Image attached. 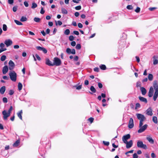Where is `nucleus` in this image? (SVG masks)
Wrapping results in <instances>:
<instances>
[{
    "label": "nucleus",
    "mask_w": 158,
    "mask_h": 158,
    "mask_svg": "<svg viewBox=\"0 0 158 158\" xmlns=\"http://www.w3.org/2000/svg\"><path fill=\"white\" fill-rule=\"evenodd\" d=\"M139 98L141 101L144 102L145 103L147 102V100L146 98L140 96L139 97Z\"/></svg>",
    "instance_id": "obj_19"
},
{
    "label": "nucleus",
    "mask_w": 158,
    "mask_h": 158,
    "mask_svg": "<svg viewBox=\"0 0 158 158\" xmlns=\"http://www.w3.org/2000/svg\"><path fill=\"white\" fill-rule=\"evenodd\" d=\"M8 70V68L7 65L5 66L2 69V73L3 74H6Z\"/></svg>",
    "instance_id": "obj_15"
},
{
    "label": "nucleus",
    "mask_w": 158,
    "mask_h": 158,
    "mask_svg": "<svg viewBox=\"0 0 158 158\" xmlns=\"http://www.w3.org/2000/svg\"><path fill=\"white\" fill-rule=\"evenodd\" d=\"M153 59V64L154 65H156L158 63V56H154L152 57Z\"/></svg>",
    "instance_id": "obj_12"
},
{
    "label": "nucleus",
    "mask_w": 158,
    "mask_h": 158,
    "mask_svg": "<svg viewBox=\"0 0 158 158\" xmlns=\"http://www.w3.org/2000/svg\"><path fill=\"white\" fill-rule=\"evenodd\" d=\"M141 86V83L140 82H137L136 83L137 87H140Z\"/></svg>",
    "instance_id": "obj_53"
},
{
    "label": "nucleus",
    "mask_w": 158,
    "mask_h": 158,
    "mask_svg": "<svg viewBox=\"0 0 158 158\" xmlns=\"http://www.w3.org/2000/svg\"><path fill=\"white\" fill-rule=\"evenodd\" d=\"M94 118H93L90 117L88 119V120L91 123H92L94 121Z\"/></svg>",
    "instance_id": "obj_54"
},
{
    "label": "nucleus",
    "mask_w": 158,
    "mask_h": 158,
    "mask_svg": "<svg viewBox=\"0 0 158 158\" xmlns=\"http://www.w3.org/2000/svg\"><path fill=\"white\" fill-rule=\"evenodd\" d=\"M157 8L156 7H150L149 8V10H150V11H152L153 10L155 9H156Z\"/></svg>",
    "instance_id": "obj_56"
},
{
    "label": "nucleus",
    "mask_w": 158,
    "mask_h": 158,
    "mask_svg": "<svg viewBox=\"0 0 158 158\" xmlns=\"http://www.w3.org/2000/svg\"><path fill=\"white\" fill-rule=\"evenodd\" d=\"M143 125L142 124L140 126V123L139 124V127L140 128L138 131L139 133H141L143 132L147 129L148 126V125L146 124L142 126Z\"/></svg>",
    "instance_id": "obj_5"
},
{
    "label": "nucleus",
    "mask_w": 158,
    "mask_h": 158,
    "mask_svg": "<svg viewBox=\"0 0 158 158\" xmlns=\"http://www.w3.org/2000/svg\"><path fill=\"white\" fill-rule=\"evenodd\" d=\"M23 113V111L22 110H21L19 112H18L17 113V114L18 115V116L19 118L21 119H22V114Z\"/></svg>",
    "instance_id": "obj_20"
},
{
    "label": "nucleus",
    "mask_w": 158,
    "mask_h": 158,
    "mask_svg": "<svg viewBox=\"0 0 158 158\" xmlns=\"http://www.w3.org/2000/svg\"><path fill=\"white\" fill-rule=\"evenodd\" d=\"M9 69L10 70H12L15 67V64L11 60H10L9 62Z\"/></svg>",
    "instance_id": "obj_10"
},
{
    "label": "nucleus",
    "mask_w": 158,
    "mask_h": 158,
    "mask_svg": "<svg viewBox=\"0 0 158 158\" xmlns=\"http://www.w3.org/2000/svg\"><path fill=\"white\" fill-rule=\"evenodd\" d=\"M46 64L49 66H53V63L48 59H46Z\"/></svg>",
    "instance_id": "obj_17"
},
{
    "label": "nucleus",
    "mask_w": 158,
    "mask_h": 158,
    "mask_svg": "<svg viewBox=\"0 0 158 158\" xmlns=\"http://www.w3.org/2000/svg\"><path fill=\"white\" fill-rule=\"evenodd\" d=\"M148 79L150 81H152L153 80V75L151 74H149L148 75Z\"/></svg>",
    "instance_id": "obj_25"
},
{
    "label": "nucleus",
    "mask_w": 158,
    "mask_h": 158,
    "mask_svg": "<svg viewBox=\"0 0 158 158\" xmlns=\"http://www.w3.org/2000/svg\"><path fill=\"white\" fill-rule=\"evenodd\" d=\"M14 21L15 22V23L18 25H23V23L19 21H18L16 20H14Z\"/></svg>",
    "instance_id": "obj_28"
},
{
    "label": "nucleus",
    "mask_w": 158,
    "mask_h": 158,
    "mask_svg": "<svg viewBox=\"0 0 158 158\" xmlns=\"http://www.w3.org/2000/svg\"><path fill=\"white\" fill-rule=\"evenodd\" d=\"M127 8L128 10H132L133 9V6L131 5H128L127 6Z\"/></svg>",
    "instance_id": "obj_37"
},
{
    "label": "nucleus",
    "mask_w": 158,
    "mask_h": 158,
    "mask_svg": "<svg viewBox=\"0 0 158 158\" xmlns=\"http://www.w3.org/2000/svg\"><path fill=\"white\" fill-rule=\"evenodd\" d=\"M36 48L39 50L42 51L43 48V47H42L40 46H37L36 47Z\"/></svg>",
    "instance_id": "obj_46"
},
{
    "label": "nucleus",
    "mask_w": 158,
    "mask_h": 158,
    "mask_svg": "<svg viewBox=\"0 0 158 158\" xmlns=\"http://www.w3.org/2000/svg\"><path fill=\"white\" fill-rule=\"evenodd\" d=\"M2 29L4 31H6L7 30V27L6 25V24H3Z\"/></svg>",
    "instance_id": "obj_33"
},
{
    "label": "nucleus",
    "mask_w": 158,
    "mask_h": 158,
    "mask_svg": "<svg viewBox=\"0 0 158 158\" xmlns=\"http://www.w3.org/2000/svg\"><path fill=\"white\" fill-rule=\"evenodd\" d=\"M55 22H56V25H57V23L58 24V25H59L60 26L62 24V22L61 21H57V22L56 21Z\"/></svg>",
    "instance_id": "obj_36"
},
{
    "label": "nucleus",
    "mask_w": 158,
    "mask_h": 158,
    "mask_svg": "<svg viewBox=\"0 0 158 158\" xmlns=\"http://www.w3.org/2000/svg\"><path fill=\"white\" fill-rule=\"evenodd\" d=\"M13 109V107L12 106H10V108L9 110L8 111V113H9L10 114L12 110Z\"/></svg>",
    "instance_id": "obj_48"
},
{
    "label": "nucleus",
    "mask_w": 158,
    "mask_h": 158,
    "mask_svg": "<svg viewBox=\"0 0 158 158\" xmlns=\"http://www.w3.org/2000/svg\"><path fill=\"white\" fill-rule=\"evenodd\" d=\"M37 6V4L36 3H35V2H33L32 3V6H31V8L32 9H34Z\"/></svg>",
    "instance_id": "obj_32"
},
{
    "label": "nucleus",
    "mask_w": 158,
    "mask_h": 158,
    "mask_svg": "<svg viewBox=\"0 0 158 158\" xmlns=\"http://www.w3.org/2000/svg\"><path fill=\"white\" fill-rule=\"evenodd\" d=\"M2 114L3 115V119L4 120L7 119V118L10 115V114L5 110H4L2 111Z\"/></svg>",
    "instance_id": "obj_7"
},
{
    "label": "nucleus",
    "mask_w": 158,
    "mask_h": 158,
    "mask_svg": "<svg viewBox=\"0 0 158 158\" xmlns=\"http://www.w3.org/2000/svg\"><path fill=\"white\" fill-rule=\"evenodd\" d=\"M78 27L80 28H81L83 27V25L81 23H79L78 24Z\"/></svg>",
    "instance_id": "obj_61"
},
{
    "label": "nucleus",
    "mask_w": 158,
    "mask_h": 158,
    "mask_svg": "<svg viewBox=\"0 0 158 158\" xmlns=\"http://www.w3.org/2000/svg\"><path fill=\"white\" fill-rule=\"evenodd\" d=\"M76 49H80L81 48V46L80 44H77L76 46Z\"/></svg>",
    "instance_id": "obj_38"
},
{
    "label": "nucleus",
    "mask_w": 158,
    "mask_h": 158,
    "mask_svg": "<svg viewBox=\"0 0 158 158\" xmlns=\"http://www.w3.org/2000/svg\"><path fill=\"white\" fill-rule=\"evenodd\" d=\"M66 52L69 54L71 53V50L69 48H67L66 49Z\"/></svg>",
    "instance_id": "obj_39"
},
{
    "label": "nucleus",
    "mask_w": 158,
    "mask_h": 158,
    "mask_svg": "<svg viewBox=\"0 0 158 158\" xmlns=\"http://www.w3.org/2000/svg\"><path fill=\"white\" fill-rule=\"evenodd\" d=\"M14 92L12 90H10L9 92V94L10 95H12L13 94Z\"/></svg>",
    "instance_id": "obj_58"
},
{
    "label": "nucleus",
    "mask_w": 158,
    "mask_h": 158,
    "mask_svg": "<svg viewBox=\"0 0 158 158\" xmlns=\"http://www.w3.org/2000/svg\"><path fill=\"white\" fill-rule=\"evenodd\" d=\"M14 2V0H8V2L9 4H12Z\"/></svg>",
    "instance_id": "obj_59"
},
{
    "label": "nucleus",
    "mask_w": 158,
    "mask_h": 158,
    "mask_svg": "<svg viewBox=\"0 0 158 158\" xmlns=\"http://www.w3.org/2000/svg\"><path fill=\"white\" fill-rule=\"evenodd\" d=\"M42 51L43 52L45 53H46L47 52V51L46 50V49L44 48H43L42 50Z\"/></svg>",
    "instance_id": "obj_55"
},
{
    "label": "nucleus",
    "mask_w": 158,
    "mask_h": 158,
    "mask_svg": "<svg viewBox=\"0 0 158 158\" xmlns=\"http://www.w3.org/2000/svg\"><path fill=\"white\" fill-rule=\"evenodd\" d=\"M98 87L100 88H102V84L101 83H98Z\"/></svg>",
    "instance_id": "obj_63"
},
{
    "label": "nucleus",
    "mask_w": 158,
    "mask_h": 158,
    "mask_svg": "<svg viewBox=\"0 0 158 158\" xmlns=\"http://www.w3.org/2000/svg\"><path fill=\"white\" fill-rule=\"evenodd\" d=\"M5 44L6 45L7 47L10 46L12 44V41L10 40H5L4 42Z\"/></svg>",
    "instance_id": "obj_14"
},
{
    "label": "nucleus",
    "mask_w": 158,
    "mask_h": 158,
    "mask_svg": "<svg viewBox=\"0 0 158 158\" xmlns=\"http://www.w3.org/2000/svg\"><path fill=\"white\" fill-rule=\"evenodd\" d=\"M9 75L11 80L13 81H15L17 78V74L14 71H11L9 72Z\"/></svg>",
    "instance_id": "obj_3"
},
{
    "label": "nucleus",
    "mask_w": 158,
    "mask_h": 158,
    "mask_svg": "<svg viewBox=\"0 0 158 158\" xmlns=\"http://www.w3.org/2000/svg\"><path fill=\"white\" fill-rule=\"evenodd\" d=\"M131 136L129 134L124 135L122 137V140L124 143H126L127 141V140L130 138Z\"/></svg>",
    "instance_id": "obj_9"
},
{
    "label": "nucleus",
    "mask_w": 158,
    "mask_h": 158,
    "mask_svg": "<svg viewBox=\"0 0 158 158\" xmlns=\"http://www.w3.org/2000/svg\"><path fill=\"white\" fill-rule=\"evenodd\" d=\"M100 67L101 69L105 70L106 69V66L104 64H102L100 66Z\"/></svg>",
    "instance_id": "obj_31"
},
{
    "label": "nucleus",
    "mask_w": 158,
    "mask_h": 158,
    "mask_svg": "<svg viewBox=\"0 0 158 158\" xmlns=\"http://www.w3.org/2000/svg\"><path fill=\"white\" fill-rule=\"evenodd\" d=\"M99 69L98 67H96L94 69V71L95 72H98L99 71Z\"/></svg>",
    "instance_id": "obj_62"
},
{
    "label": "nucleus",
    "mask_w": 158,
    "mask_h": 158,
    "mask_svg": "<svg viewBox=\"0 0 158 158\" xmlns=\"http://www.w3.org/2000/svg\"><path fill=\"white\" fill-rule=\"evenodd\" d=\"M6 90V87L5 86H2L0 89V93L3 94L4 93Z\"/></svg>",
    "instance_id": "obj_18"
},
{
    "label": "nucleus",
    "mask_w": 158,
    "mask_h": 158,
    "mask_svg": "<svg viewBox=\"0 0 158 158\" xmlns=\"http://www.w3.org/2000/svg\"><path fill=\"white\" fill-rule=\"evenodd\" d=\"M35 56L36 58L39 60H41V58L40 57V56L37 54H36L35 55Z\"/></svg>",
    "instance_id": "obj_50"
},
{
    "label": "nucleus",
    "mask_w": 158,
    "mask_h": 158,
    "mask_svg": "<svg viewBox=\"0 0 158 158\" xmlns=\"http://www.w3.org/2000/svg\"><path fill=\"white\" fill-rule=\"evenodd\" d=\"M62 13L64 14H67L68 13V11L64 8L62 7L61 8Z\"/></svg>",
    "instance_id": "obj_23"
},
{
    "label": "nucleus",
    "mask_w": 158,
    "mask_h": 158,
    "mask_svg": "<svg viewBox=\"0 0 158 158\" xmlns=\"http://www.w3.org/2000/svg\"><path fill=\"white\" fill-rule=\"evenodd\" d=\"M71 53L73 54H75L76 53L75 50L74 49H73L72 50H71Z\"/></svg>",
    "instance_id": "obj_64"
},
{
    "label": "nucleus",
    "mask_w": 158,
    "mask_h": 158,
    "mask_svg": "<svg viewBox=\"0 0 158 158\" xmlns=\"http://www.w3.org/2000/svg\"><path fill=\"white\" fill-rule=\"evenodd\" d=\"M69 39L70 41H72L74 40V37L73 35H70L69 37Z\"/></svg>",
    "instance_id": "obj_43"
},
{
    "label": "nucleus",
    "mask_w": 158,
    "mask_h": 158,
    "mask_svg": "<svg viewBox=\"0 0 158 158\" xmlns=\"http://www.w3.org/2000/svg\"><path fill=\"white\" fill-rule=\"evenodd\" d=\"M103 144L106 146H108L109 144V142L103 141Z\"/></svg>",
    "instance_id": "obj_40"
},
{
    "label": "nucleus",
    "mask_w": 158,
    "mask_h": 158,
    "mask_svg": "<svg viewBox=\"0 0 158 158\" xmlns=\"http://www.w3.org/2000/svg\"><path fill=\"white\" fill-rule=\"evenodd\" d=\"M138 156L137 154L136 153H135L133 155V158H138Z\"/></svg>",
    "instance_id": "obj_57"
},
{
    "label": "nucleus",
    "mask_w": 158,
    "mask_h": 158,
    "mask_svg": "<svg viewBox=\"0 0 158 158\" xmlns=\"http://www.w3.org/2000/svg\"><path fill=\"white\" fill-rule=\"evenodd\" d=\"M71 45L73 46H74L76 45V43L75 41H73L71 42Z\"/></svg>",
    "instance_id": "obj_52"
},
{
    "label": "nucleus",
    "mask_w": 158,
    "mask_h": 158,
    "mask_svg": "<svg viewBox=\"0 0 158 158\" xmlns=\"http://www.w3.org/2000/svg\"><path fill=\"white\" fill-rule=\"evenodd\" d=\"M140 89L143 95H144L146 94L147 93V90L144 88L143 87H141Z\"/></svg>",
    "instance_id": "obj_16"
},
{
    "label": "nucleus",
    "mask_w": 158,
    "mask_h": 158,
    "mask_svg": "<svg viewBox=\"0 0 158 158\" xmlns=\"http://www.w3.org/2000/svg\"><path fill=\"white\" fill-rule=\"evenodd\" d=\"M145 156L147 158H150V156L149 154L148 153H146L144 154Z\"/></svg>",
    "instance_id": "obj_49"
},
{
    "label": "nucleus",
    "mask_w": 158,
    "mask_h": 158,
    "mask_svg": "<svg viewBox=\"0 0 158 158\" xmlns=\"http://www.w3.org/2000/svg\"><path fill=\"white\" fill-rule=\"evenodd\" d=\"M34 21L37 23L40 22V19L38 18L35 17L34 19Z\"/></svg>",
    "instance_id": "obj_29"
},
{
    "label": "nucleus",
    "mask_w": 158,
    "mask_h": 158,
    "mask_svg": "<svg viewBox=\"0 0 158 158\" xmlns=\"http://www.w3.org/2000/svg\"><path fill=\"white\" fill-rule=\"evenodd\" d=\"M152 121L153 122L156 124L158 123L157 118L156 116H153L152 118Z\"/></svg>",
    "instance_id": "obj_22"
},
{
    "label": "nucleus",
    "mask_w": 158,
    "mask_h": 158,
    "mask_svg": "<svg viewBox=\"0 0 158 158\" xmlns=\"http://www.w3.org/2000/svg\"><path fill=\"white\" fill-rule=\"evenodd\" d=\"M152 111V109L151 107L148 108L146 111V114L148 116H152L153 114Z\"/></svg>",
    "instance_id": "obj_8"
},
{
    "label": "nucleus",
    "mask_w": 158,
    "mask_h": 158,
    "mask_svg": "<svg viewBox=\"0 0 158 158\" xmlns=\"http://www.w3.org/2000/svg\"><path fill=\"white\" fill-rule=\"evenodd\" d=\"M19 143V141L18 140L16 141L13 144V146L14 147H16L17 146Z\"/></svg>",
    "instance_id": "obj_35"
},
{
    "label": "nucleus",
    "mask_w": 158,
    "mask_h": 158,
    "mask_svg": "<svg viewBox=\"0 0 158 158\" xmlns=\"http://www.w3.org/2000/svg\"><path fill=\"white\" fill-rule=\"evenodd\" d=\"M53 66L56 65L59 66L61 65V62L60 59L58 57H54L53 60Z\"/></svg>",
    "instance_id": "obj_4"
},
{
    "label": "nucleus",
    "mask_w": 158,
    "mask_h": 158,
    "mask_svg": "<svg viewBox=\"0 0 158 158\" xmlns=\"http://www.w3.org/2000/svg\"><path fill=\"white\" fill-rule=\"evenodd\" d=\"M24 6L26 7H28V6H29V4L28 3V2L25 1L24 2Z\"/></svg>",
    "instance_id": "obj_51"
},
{
    "label": "nucleus",
    "mask_w": 158,
    "mask_h": 158,
    "mask_svg": "<svg viewBox=\"0 0 158 158\" xmlns=\"http://www.w3.org/2000/svg\"><path fill=\"white\" fill-rule=\"evenodd\" d=\"M70 32V31L69 29H66L64 32V34L66 35H69Z\"/></svg>",
    "instance_id": "obj_30"
},
{
    "label": "nucleus",
    "mask_w": 158,
    "mask_h": 158,
    "mask_svg": "<svg viewBox=\"0 0 158 158\" xmlns=\"http://www.w3.org/2000/svg\"><path fill=\"white\" fill-rule=\"evenodd\" d=\"M17 6H14L13 8V10L14 12H15L17 10Z\"/></svg>",
    "instance_id": "obj_45"
},
{
    "label": "nucleus",
    "mask_w": 158,
    "mask_h": 158,
    "mask_svg": "<svg viewBox=\"0 0 158 158\" xmlns=\"http://www.w3.org/2000/svg\"><path fill=\"white\" fill-rule=\"evenodd\" d=\"M153 88L154 89V94L153 95V99L154 101L156 100L158 97V84L156 81H154L153 83V87L151 86L148 92V96L149 97H151L153 95Z\"/></svg>",
    "instance_id": "obj_1"
},
{
    "label": "nucleus",
    "mask_w": 158,
    "mask_h": 158,
    "mask_svg": "<svg viewBox=\"0 0 158 158\" xmlns=\"http://www.w3.org/2000/svg\"><path fill=\"white\" fill-rule=\"evenodd\" d=\"M6 48L0 49V53L2 52L6 51Z\"/></svg>",
    "instance_id": "obj_60"
},
{
    "label": "nucleus",
    "mask_w": 158,
    "mask_h": 158,
    "mask_svg": "<svg viewBox=\"0 0 158 158\" xmlns=\"http://www.w3.org/2000/svg\"><path fill=\"white\" fill-rule=\"evenodd\" d=\"M136 115L138 119L140 120L139 123H140V126L142 124H143V122L145 121L146 119L144 116L140 114H137Z\"/></svg>",
    "instance_id": "obj_2"
},
{
    "label": "nucleus",
    "mask_w": 158,
    "mask_h": 158,
    "mask_svg": "<svg viewBox=\"0 0 158 158\" xmlns=\"http://www.w3.org/2000/svg\"><path fill=\"white\" fill-rule=\"evenodd\" d=\"M3 102L4 103H7V99L6 98L4 97L3 98Z\"/></svg>",
    "instance_id": "obj_44"
},
{
    "label": "nucleus",
    "mask_w": 158,
    "mask_h": 158,
    "mask_svg": "<svg viewBox=\"0 0 158 158\" xmlns=\"http://www.w3.org/2000/svg\"><path fill=\"white\" fill-rule=\"evenodd\" d=\"M90 90L91 91H92L94 93H95L96 92V89H95L94 87L93 86H92L90 87Z\"/></svg>",
    "instance_id": "obj_26"
},
{
    "label": "nucleus",
    "mask_w": 158,
    "mask_h": 158,
    "mask_svg": "<svg viewBox=\"0 0 158 158\" xmlns=\"http://www.w3.org/2000/svg\"><path fill=\"white\" fill-rule=\"evenodd\" d=\"M137 146L138 148H143L146 149L147 148L146 145L143 144L142 141L139 140L137 142Z\"/></svg>",
    "instance_id": "obj_6"
},
{
    "label": "nucleus",
    "mask_w": 158,
    "mask_h": 158,
    "mask_svg": "<svg viewBox=\"0 0 158 158\" xmlns=\"http://www.w3.org/2000/svg\"><path fill=\"white\" fill-rule=\"evenodd\" d=\"M134 122L133 118H131L130 119L129 123L128 124V127L129 128L131 129L132 128L134 127Z\"/></svg>",
    "instance_id": "obj_11"
},
{
    "label": "nucleus",
    "mask_w": 158,
    "mask_h": 158,
    "mask_svg": "<svg viewBox=\"0 0 158 158\" xmlns=\"http://www.w3.org/2000/svg\"><path fill=\"white\" fill-rule=\"evenodd\" d=\"M124 143L126 144V148H129L131 147L133 144V142L132 140H131L128 142L127 141L126 142V143Z\"/></svg>",
    "instance_id": "obj_13"
},
{
    "label": "nucleus",
    "mask_w": 158,
    "mask_h": 158,
    "mask_svg": "<svg viewBox=\"0 0 158 158\" xmlns=\"http://www.w3.org/2000/svg\"><path fill=\"white\" fill-rule=\"evenodd\" d=\"M22 86L23 85L20 82L19 83L18 87V89L19 91L21 90L22 89Z\"/></svg>",
    "instance_id": "obj_24"
},
{
    "label": "nucleus",
    "mask_w": 158,
    "mask_h": 158,
    "mask_svg": "<svg viewBox=\"0 0 158 158\" xmlns=\"http://www.w3.org/2000/svg\"><path fill=\"white\" fill-rule=\"evenodd\" d=\"M147 139L150 143L153 144L154 143V141L153 139L151 137H147Z\"/></svg>",
    "instance_id": "obj_21"
},
{
    "label": "nucleus",
    "mask_w": 158,
    "mask_h": 158,
    "mask_svg": "<svg viewBox=\"0 0 158 158\" xmlns=\"http://www.w3.org/2000/svg\"><path fill=\"white\" fill-rule=\"evenodd\" d=\"M140 8L139 7H137L136 9L135 10V11L137 13H139L140 11Z\"/></svg>",
    "instance_id": "obj_47"
},
{
    "label": "nucleus",
    "mask_w": 158,
    "mask_h": 158,
    "mask_svg": "<svg viewBox=\"0 0 158 158\" xmlns=\"http://www.w3.org/2000/svg\"><path fill=\"white\" fill-rule=\"evenodd\" d=\"M81 9V6H78L75 7V9L77 10H79Z\"/></svg>",
    "instance_id": "obj_41"
},
{
    "label": "nucleus",
    "mask_w": 158,
    "mask_h": 158,
    "mask_svg": "<svg viewBox=\"0 0 158 158\" xmlns=\"http://www.w3.org/2000/svg\"><path fill=\"white\" fill-rule=\"evenodd\" d=\"M6 58V56L5 55L2 56L1 57V60L2 61H4Z\"/></svg>",
    "instance_id": "obj_34"
},
{
    "label": "nucleus",
    "mask_w": 158,
    "mask_h": 158,
    "mask_svg": "<svg viewBox=\"0 0 158 158\" xmlns=\"http://www.w3.org/2000/svg\"><path fill=\"white\" fill-rule=\"evenodd\" d=\"M140 105L139 103H137L136 104V106L135 107V109L139 108L140 107Z\"/></svg>",
    "instance_id": "obj_42"
},
{
    "label": "nucleus",
    "mask_w": 158,
    "mask_h": 158,
    "mask_svg": "<svg viewBox=\"0 0 158 158\" xmlns=\"http://www.w3.org/2000/svg\"><path fill=\"white\" fill-rule=\"evenodd\" d=\"M27 20V19L26 17L22 16L20 19V21L21 22L26 21Z\"/></svg>",
    "instance_id": "obj_27"
}]
</instances>
